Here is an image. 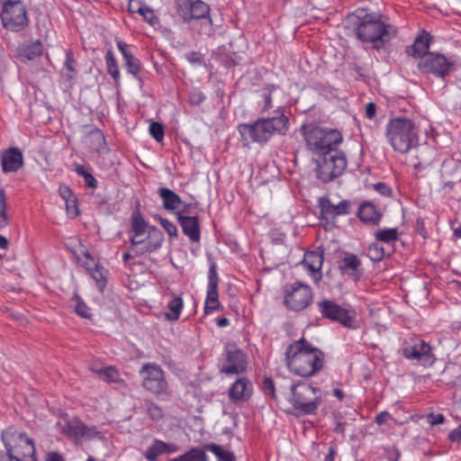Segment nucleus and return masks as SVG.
I'll list each match as a JSON object with an SVG mask.
<instances>
[{
	"instance_id": "1",
	"label": "nucleus",
	"mask_w": 461,
	"mask_h": 461,
	"mask_svg": "<svg viewBox=\"0 0 461 461\" xmlns=\"http://www.w3.org/2000/svg\"><path fill=\"white\" fill-rule=\"evenodd\" d=\"M285 354L287 369L294 375L311 377L323 367L324 353L303 337L289 344Z\"/></svg>"
},
{
	"instance_id": "2",
	"label": "nucleus",
	"mask_w": 461,
	"mask_h": 461,
	"mask_svg": "<svg viewBox=\"0 0 461 461\" xmlns=\"http://www.w3.org/2000/svg\"><path fill=\"white\" fill-rule=\"evenodd\" d=\"M357 37L363 42L372 43L375 50L382 49L397 35V29L384 23L380 14L358 8L349 16Z\"/></svg>"
},
{
	"instance_id": "3",
	"label": "nucleus",
	"mask_w": 461,
	"mask_h": 461,
	"mask_svg": "<svg viewBox=\"0 0 461 461\" xmlns=\"http://www.w3.org/2000/svg\"><path fill=\"white\" fill-rule=\"evenodd\" d=\"M289 129V119L284 107H277L270 117L258 118L251 123H240L238 131L245 147L251 143L265 144L274 134L285 135Z\"/></svg>"
},
{
	"instance_id": "4",
	"label": "nucleus",
	"mask_w": 461,
	"mask_h": 461,
	"mask_svg": "<svg viewBox=\"0 0 461 461\" xmlns=\"http://www.w3.org/2000/svg\"><path fill=\"white\" fill-rule=\"evenodd\" d=\"M305 147L311 153L312 159L329 155L335 151L343 142V135L337 129L321 127L316 125H303L302 127Z\"/></svg>"
},
{
	"instance_id": "5",
	"label": "nucleus",
	"mask_w": 461,
	"mask_h": 461,
	"mask_svg": "<svg viewBox=\"0 0 461 461\" xmlns=\"http://www.w3.org/2000/svg\"><path fill=\"white\" fill-rule=\"evenodd\" d=\"M385 138L392 148L400 153H407L419 141V128L406 117H394L385 126Z\"/></svg>"
},
{
	"instance_id": "6",
	"label": "nucleus",
	"mask_w": 461,
	"mask_h": 461,
	"mask_svg": "<svg viewBox=\"0 0 461 461\" xmlns=\"http://www.w3.org/2000/svg\"><path fill=\"white\" fill-rule=\"evenodd\" d=\"M1 438L11 461H37L34 442L24 431L11 426Z\"/></svg>"
},
{
	"instance_id": "7",
	"label": "nucleus",
	"mask_w": 461,
	"mask_h": 461,
	"mask_svg": "<svg viewBox=\"0 0 461 461\" xmlns=\"http://www.w3.org/2000/svg\"><path fill=\"white\" fill-rule=\"evenodd\" d=\"M287 400L301 414H314L321 402V391L307 382H297L290 386Z\"/></svg>"
},
{
	"instance_id": "8",
	"label": "nucleus",
	"mask_w": 461,
	"mask_h": 461,
	"mask_svg": "<svg viewBox=\"0 0 461 461\" xmlns=\"http://www.w3.org/2000/svg\"><path fill=\"white\" fill-rule=\"evenodd\" d=\"M316 164V176L322 183H329L340 176L348 166L347 157L339 149L312 159Z\"/></svg>"
},
{
	"instance_id": "9",
	"label": "nucleus",
	"mask_w": 461,
	"mask_h": 461,
	"mask_svg": "<svg viewBox=\"0 0 461 461\" xmlns=\"http://www.w3.org/2000/svg\"><path fill=\"white\" fill-rule=\"evenodd\" d=\"M143 389L155 396L167 393L168 384L165 371L156 363H146L139 371Z\"/></svg>"
},
{
	"instance_id": "10",
	"label": "nucleus",
	"mask_w": 461,
	"mask_h": 461,
	"mask_svg": "<svg viewBox=\"0 0 461 461\" xmlns=\"http://www.w3.org/2000/svg\"><path fill=\"white\" fill-rule=\"evenodd\" d=\"M401 352L406 359L417 361L424 367L433 366L436 361L431 346L418 337L405 339L401 346Z\"/></svg>"
},
{
	"instance_id": "11",
	"label": "nucleus",
	"mask_w": 461,
	"mask_h": 461,
	"mask_svg": "<svg viewBox=\"0 0 461 461\" xmlns=\"http://www.w3.org/2000/svg\"><path fill=\"white\" fill-rule=\"evenodd\" d=\"M3 26L12 32H20L28 25L25 5L22 1H9L4 4L1 14Z\"/></svg>"
},
{
	"instance_id": "12",
	"label": "nucleus",
	"mask_w": 461,
	"mask_h": 461,
	"mask_svg": "<svg viewBox=\"0 0 461 461\" xmlns=\"http://www.w3.org/2000/svg\"><path fill=\"white\" fill-rule=\"evenodd\" d=\"M312 301V292L309 285L302 282H294L286 286L284 304L294 312H300L306 309Z\"/></svg>"
},
{
	"instance_id": "13",
	"label": "nucleus",
	"mask_w": 461,
	"mask_h": 461,
	"mask_svg": "<svg viewBox=\"0 0 461 461\" xmlns=\"http://www.w3.org/2000/svg\"><path fill=\"white\" fill-rule=\"evenodd\" d=\"M454 63L446 56L438 52H428L418 64L421 72L431 73L434 76L445 78L453 69Z\"/></svg>"
},
{
	"instance_id": "14",
	"label": "nucleus",
	"mask_w": 461,
	"mask_h": 461,
	"mask_svg": "<svg viewBox=\"0 0 461 461\" xmlns=\"http://www.w3.org/2000/svg\"><path fill=\"white\" fill-rule=\"evenodd\" d=\"M247 368V357L244 352L235 345H227L224 348L223 360L220 368L221 373L226 375H239Z\"/></svg>"
},
{
	"instance_id": "15",
	"label": "nucleus",
	"mask_w": 461,
	"mask_h": 461,
	"mask_svg": "<svg viewBox=\"0 0 461 461\" xmlns=\"http://www.w3.org/2000/svg\"><path fill=\"white\" fill-rule=\"evenodd\" d=\"M317 308L323 318L339 322L345 327L352 328L353 319L349 312L334 301L327 299L320 301L317 303Z\"/></svg>"
},
{
	"instance_id": "16",
	"label": "nucleus",
	"mask_w": 461,
	"mask_h": 461,
	"mask_svg": "<svg viewBox=\"0 0 461 461\" xmlns=\"http://www.w3.org/2000/svg\"><path fill=\"white\" fill-rule=\"evenodd\" d=\"M138 243H131L137 254L151 253L158 249L164 241V235L157 227H150L148 233L137 239Z\"/></svg>"
},
{
	"instance_id": "17",
	"label": "nucleus",
	"mask_w": 461,
	"mask_h": 461,
	"mask_svg": "<svg viewBox=\"0 0 461 461\" xmlns=\"http://www.w3.org/2000/svg\"><path fill=\"white\" fill-rule=\"evenodd\" d=\"M219 276L215 264H212L208 272V284L204 302V314H211L221 306L218 294Z\"/></svg>"
},
{
	"instance_id": "18",
	"label": "nucleus",
	"mask_w": 461,
	"mask_h": 461,
	"mask_svg": "<svg viewBox=\"0 0 461 461\" xmlns=\"http://www.w3.org/2000/svg\"><path fill=\"white\" fill-rule=\"evenodd\" d=\"M323 252L307 251L304 253L300 265L306 271L313 283L318 284L322 279Z\"/></svg>"
},
{
	"instance_id": "19",
	"label": "nucleus",
	"mask_w": 461,
	"mask_h": 461,
	"mask_svg": "<svg viewBox=\"0 0 461 461\" xmlns=\"http://www.w3.org/2000/svg\"><path fill=\"white\" fill-rule=\"evenodd\" d=\"M178 13L185 21L204 18L209 14V6L201 0H177Z\"/></svg>"
},
{
	"instance_id": "20",
	"label": "nucleus",
	"mask_w": 461,
	"mask_h": 461,
	"mask_svg": "<svg viewBox=\"0 0 461 461\" xmlns=\"http://www.w3.org/2000/svg\"><path fill=\"white\" fill-rule=\"evenodd\" d=\"M186 207V205H185ZM186 212L184 208L181 212H176L177 222L179 223L183 233L188 237L192 242H199L201 240V228L198 216H185L183 213Z\"/></svg>"
},
{
	"instance_id": "21",
	"label": "nucleus",
	"mask_w": 461,
	"mask_h": 461,
	"mask_svg": "<svg viewBox=\"0 0 461 461\" xmlns=\"http://www.w3.org/2000/svg\"><path fill=\"white\" fill-rule=\"evenodd\" d=\"M63 432L68 438L74 440L90 438L97 434L95 427L89 428L82 420L77 418L72 419L64 424Z\"/></svg>"
},
{
	"instance_id": "22",
	"label": "nucleus",
	"mask_w": 461,
	"mask_h": 461,
	"mask_svg": "<svg viewBox=\"0 0 461 461\" xmlns=\"http://www.w3.org/2000/svg\"><path fill=\"white\" fill-rule=\"evenodd\" d=\"M116 46L122 56L124 67L128 74L138 77L142 69V64L131 51V46L121 40H116Z\"/></svg>"
},
{
	"instance_id": "23",
	"label": "nucleus",
	"mask_w": 461,
	"mask_h": 461,
	"mask_svg": "<svg viewBox=\"0 0 461 461\" xmlns=\"http://www.w3.org/2000/svg\"><path fill=\"white\" fill-rule=\"evenodd\" d=\"M2 170L4 173L16 172L23 165V156L18 148H9L1 154Z\"/></svg>"
},
{
	"instance_id": "24",
	"label": "nucleus",
	"mask_w": 461,
	"mask_h": 461,
	"mask_svg": "<svg viewBox=\"0 0 461 461\" xmlns=\"http://www.w3.org/2000/svg\"><path fill=\"white\" fill-rule=\"evenodd\" d=\"M321 214L322 218L330 219L349 213V202L340 201L338 204H333L328 198H321L319 201Z\"/></svg>"
},
{
	"instance_id": "25",
	"label": "nucleus",
	"mask_w": 461,
	"mask_h": 461,
	"mask_svg": "<svg viewBox=\"0 0 461 461\" xmlns=\"http://www.w3.org/2000/svg\"><path fill=\"white\" fill-rule=\"evenodd\" d=\"M178 451V447L175 443H167L160 439H155L144 453V456L149 461H157L158 457L164 454H173Z\"/></svg>"
},
{
	"instance_id": "26",
	"label": "nucleus",
	"mask_w": 461,
	"mask_h": 461,
	"mask_svg": "<svg viewBox=\"0 0 461 461\" xmlns=\"http://www.w3.org/2000/svg\"><path fill=\"white\" fill-rule=\"evenodd\" d=\"M252 393V384L247 378H239L230 388L229 396L233 402L246 401Z\"/></svg>"
},
{
	"instance_id": "27",
	"label": "nucleus",
	"mask_w": 461,
	"mask_h": 461,
	"mask_svg": "<svg viewBox=\"0 0 461 461\" xmlns=\"http://www.w3.org/2000/svg\"><path fill=\"white\" fill-rule=\"evenodd\" d=\"M361 266V260L354 254H347L339 261V268L342 274L356 277Z\"/></svg>"
},
{
	"instance_id": "28",
	"label": "nucleus",
	"mask_w": 461,
	"mask_h": 461,
	"mask_svg": "<svg viewBox=\"0 0 461 461\" xmlns=\"http://www.w3.org/2000/svg\"><path fill=\"white\" fill-rule=\"evenodd\" d=\"M150 227L140 212H134L131 218V231L132 235L131 237V243H138L137 239L147 234Z\"/></svg>"
},
{
	"instance_id": "29",
	"label": "nucleus",
	"mask_w": 461,
	"mask_h": 461,
	"mask_svg": "<svg viewBox=\"0 0 461 461\" xmlns=\"http://www.w3.org/2000/svg\"><path fill=\"white\" fill-rule=\"evenodd\" d=\"M429 47V35L423 34L416 37L412 45L406 48V53L410 56L421 58L428 53Z\"/></svg>"
},
{
	"instance_id": "30",
	"label": "nucleus",
	"mask_w": 461,
	"mask_h": 461,
	"mask_svg": "<svg viewBox=\"0 0 461 461\" xmlns=\"http://www.w3.org/2000/svg\"><path fill=\"white\" fill-rule=\"evenodd\" d=\"M158 195L162 199L163 207L167 211H174L182 203L180 196L167 187H160L158 190Z\"/></svg>"
},
{
	"instance_id": "31",
	"label": "nucleus",
	"mask_w": 461,
	"mask_h": 461,
	"mask_svg": "<svg viewBox=\"0 0 461 461\" xmlns=\"http://www.w3.org/2000/svg\"><path fill=\"white\" fill-rule=\"evenodd\" d=\"M86 257L89 260V262L85 263L86 270L91 274L99 287L104 286L106 283L105 269L95 264V260L89 256V254H86Z\"/></svg>"
},
{
	"instance_id": "32",
	"label": "nucleus",
	"mask_w": 461,
	"mask_h": 461,
	"mask_svg": "<svg viewBox=\"0 0 461 461\" xmlns=\"http://www.w3.org/2000/svg\"><path fill=\"white\" fill-rule=\"evenodd\" d=\"M359 219L367 223L376 224L380 221L381 215L371 203H364L357 212Z\"/></svg>"
},
{
	"instance_id": "33",
	"label": "nucleus",
	"mask_w": 461,
	"mask_h": 461,
	"mask_svg": "<svg viewBox=\"0 0 461 461\" xmlns=\"http://www.w3.org/2000/svg\"><path fill=\"white\" fill-rule=\"evenodd\" d=\"M107 73L112 77L116 86L121 85V72L118 61L112 50H108L104 57Z\"/></svg>"
},
{
	"instance_id": "34",
	"label": "nucleus",
	"mask_w": 461,
	"mask_h": 461,
	"mask_svg": "<svg viewBox=\"0 0 461 461\" xmlns=\"http://www.w3.org/2000/svg\"><path fill=\"white\" fill-rule=\"evenodd\" d=\"M184 308V301L181 296L175 295L167 303L168 312L165 313L168 321H176L179 319Z\"/></svg>"
},
{
	"instance_id": "35",
	"label": "nucleus",
	"mask_w": 461,
	"mask_h": 461,
	"mask_svg": "<svg viewBox=\"0 0 461 461\" xmlns=\"http://www.w3.org/2000/svg\"><path fill=\"white\" fill-rule=\"evenodd\" d=\"M103 381L106 383H122L120 372L113 366L104 368L94 370L92 369Z\"/></svg>"
},
{
	"instance_id": "36",
	"label": "nucleus",
	"mask_w": 461,
	"mask_h": 461,
	"mask_svg": "<svg viewBox=\"0 0 461 461\" xmlns=\"http://www.w3.org/2000/svg\"><path fill=\"white\" fill-rule=\"evenodd\" d=\"M169 461H209V456L204 449L193 447L185 454L170 459Z\"/></svg>"
},
{
	"instance_id": "37",
	"label": "nucleus",
	"mask_w": 461,
	"mask_h": 461,
	"mask_svg": "<svg viewBox=\"0 0 461 461\" xmlns=\"http://www.w3.org/2000/svg\"><path fill=\"white\" fill-rule=\"evenodd\" d=\"M277 88V86L271 84L267 85L261 90L260 97L263 102V105L260 110L261 113H267L273 108V94L276 91Z\"/></svg>"
},
{
	"instance_id": "38",
	"label": "nucleus",
	"mask_w": 461,
	"mask_h": 461,
	"mask_svg": "<svg viewBox=\"0 0 461 461\" xmlns=\"http://www.w3.org/2000/svg\"><path fill=\"white\" fill-rule=\"evenodd\" d=\"M375 238L377 241L384 242L387 245L394 243L399 237L396 228L380 229L375 232Z\"/></svg>"
},
{
	"instance_id": "39",
	"label": "nucleus",
	"mask_w": 461,
	"mask_h": 461,
	"mask_svg": "<svg viewBox=\"0 0 461 461\" xmlns=\"http://www.w3.org/2000/svg\"><path fill=\"white\" fill-rule=\"evenodd\" d=\"M204 451H210L215 455L218 461H236L233 453L224 450L220 445L215 443H209L203 446Z\"/></svg>"
},
{
	"instance_id": "40",
	"label": "nucleus",
	"mask_w": 461,
	"mask_h": 461,
	"mask_svg": "<svg viewBox=\"0 0 461 461\" xmlns=\"http://www.w3.org/2000/svg\"><path fill=\"white\" fill-rule=\"evenodd\" d=\"M90 135L93 137L94 142L96 145V152L99 155L108 153L109 149L103 131L97 128H95L90 131Z\"/></svg>"
},
{
	"instance_id": "41",
	"label": "nucleus",
	"mask_w": 461,
	"mask_h": 461,
	"mask_svg": "<svg viewBox=\"0 0 461 461\" xmlns=\"http://www.w3.org/2000/svg\"><path fill=\"white\" fill-rule=\"evenodd\" d=\"M42 53V45L40 41L32 42L24 46L21 50V55L29 60L40 57Z\"/></svg>"
},
{
	"instance_id": "42",
	"label": "nucleus",
	"mask_w": 461,
	"mask_h": 461,
	"mask_svg": "<svg viewBox=\"0 0 461 461\" xmlns=\"http://www.w3.org/2000/svg\"><path fill=\"white\" fill-rule=\"evenodd\" d=\"M367 254L372 261L378 262L382 260L386 254L390 255V252H386L382 245L373 243L368 247Z\"/></svg>"
},
{
	"instance_id": "43",
	"label": "nucleus",
	"mask_w": 461,
	"mask_h": 461,
	"mask_svg": "<svg viewBox=\"0 0 461 461\" xmlns=\"http://www.w3.org/2000/svg\"><path fill=\"white\" fill-rule=\"evenodd\" d=\"M76 173L84 177L86 185L90 188H96L97 186V180L95 177L89 172L86 171L85 166L83 165H77L76 167Z\"/></svg>"
},
{
	"instance_id": "44",
	"label": "nucleus",
	"mask_w": 461,
	"mask_h": 461,
	"mask_svg": "<svg viewBox=\"0 0 461 461\" xmlns=\"http://www.w3.org/2000/svg\"><path fill=\"white\" fill-rule=\"evenodd\" d=\"M8 224L7 202L5 192L0 189V229Z\"/></svg>"
},
{
	"instance_id": "45",
	"label": "nucleus",
	"mask_w": 461,
	"mask_h": 461,
	"mask_svg": "<svg viewBox=\"0 0 461 461\" xmlns=\"http://www.w3.org/2000/svg\"><path fill=\"white\" fill-rule=\"evenodd\" d=\"M75 64L76 60L74 59L72 51L68 50L66 52V60L64 66L66 69L65 77L69 80L72 79L76 74Z\"/></svg>"
},
{
	"instance_id": "46",
	"label": "nucleus",
	"mask_w": 461,
	"mask_h": 461,
	"mask_svg": "<svg viewBox=\"0 0 461 461\" xmlns=\"http://www.w3.org/2000/svg\"><path fill=\"white\" fill-rule=\"evenodd\" d=\"M149 132L152 138L158 142H161L164 140L165 131L162 123L158 122H152L149 127Z\"/></svg>"
},
{
	"instance_id": "47",
	"label": "nucleus",
	"mask_w": 461,
	"mask_h": 461,
	"mask_svg": "<svg viewBox=\"0 0 461 461\" xmlns=\"http://www.w3.org/2000/svg\"><path fill=\"white\" fill-rule=\"evenodd\" d=\"M76 300V306H75V312L77 315L83 318H91V310L90 308L83 302V300L78 296H75Z\"/></svg>"
},
{
	"instance_id": "48",
	"label": "nucleus",
	"mask_w": 461,
	"mask_h": 461,
	"mask_svg": "<svg viewBox=\"0 0 461 461\" xmlns=\"http://www.w3.org/2000/svg\"><path fill=\"white\" fill-rule=\"evenodd\" d=\"M64 202L66 205L67 215L72 219L76 218L79 214L77 196L75 195L72 198L68 199Z\"/></svg>"
},
{
	"instance_id": "49",
	"label": "nucleus",
	"mask_w": 461,
	"mask_h": 461,
	"mask_svg": "<svg viewBox=\"0 0 461 461\" xmlns=\"http://www.w3.org/2000/svg\"><path fill=\"white\" fill-rule=\"evenodd\" d=\"M147 412L153 420H159L163 417V410L154 402H147Z\"/></svg>"
},
{
	"instance_id": "50",
	"label": "nucleus",
	"mask_w": 461,
	"mask_h": 461,
	"mask_svg": "<svg viewBox=\"0 0 461 461\" xmlns=\"http://www.w3.org/2000/svg\"><path fill=\"white\" fill-rule=\"evenodd\" d=\"M140 15L143 17V20L151 26H155L159 23L158 18L154 14V11L147 5L142 10Z\"/></svg>"
},
{
	"instance_id": "51",
	"label": "nucleus",
	"mask_w": 461,
	"mask_h": 461,
	"mask_svg": "<svg viewBox=\"0 0 461 461\" xmlns=\"http://www.w3.org/2000/svg\"><path fill=\"white\" fill-rule=\"evenodd\" d=\"M160 224L164 228V230L167 231L168 236L170 238H176L177 237V228L176 224H174L172 221H170L167 219H160Z\"/></svg>"
},
{
	"instance_id": "52",
	"label": "nucleus",
	"mask_w": 461,
	"mask_h": 461,
	"mask_svg": "<svg viewBox=\"0 0 461 461\" xmlns=\"http://www.w3.org/2000/svg\"><path fill=\"white\" fill-rule=\"evenodd\" d=\"M146 5L141 0H130L128 3V11L131 14H140Z\"/></svg>"
},
{
	"instance_id": "53",
	"label": "nucleus",
	"mask_w": 461,
	"mask_h": 461,
	"mask_svg": "<svg viewBox=\"0 0 461 461\" xmlns=\"http://www.w3.org/2000/svg\"><path fill=\"white\" fill-rule=\"evenodd\" d=\"M185 59L187 61L193 65H203V56L200 53L192 51L185 55Z\"/></svg>"
},
{
	"instance_id": "54",
	"label": "nucleus",
	"mask_w": 461,
	"mask_h": 461,
	"mask_svg": "<svg viewBox=\"0 0 461 461\" xmlns=\"http://www.w3.org/2000/svg\"><path fill=\"white\" fill-rule=\"evenodd\" d=\"M264 391L267 395H269L272 398L276 397L275 394V384L274 382L270 378H265L263 381Z\"/></svg>"
},
{
	"instance_id": "55",
	"label": "nucleus",
	"mask_w": 461,
	"mask_h": 461,
	"mask_svg": "<svg viewBox=\"0 0 461 461\" xmlns=\"http://www.w3.org/2000/svg\"><path fill=\"white\" fill-rule=\"evenodd\" d=\"M59 194L63 201L72 198L75 196L72 190L66 185H60L59 187Z\"/></svg>"
},
{
	"instance_id": "56",
	"label": "nucleus",
	"mask_w": 461,
	"mask_h": 461,
	"mask_svg": "<svg viewBox=\"0 0 461 461\" xmlns=\"http://www.w3.org/2000/svg\"><path fill=\"white\" fill-rule=\"evenodd\" d=\"M389 420H393V418L388 411H381L375 418V421L378 425H383Z\"/></svg>"
},
{
	"instance_id": "57",
	"label": "nucleus",
	"mask_w": 461,
	"mask_h": 461,
	"mask_svg": "<svg viewBox=\"0 0 461 461\" xmlns=\"http://www.w3.org/2000/svg\"><path fill=\"white\" fill-rule=\"evenodd\" d=\"M428 421L431 425L441 424L445 421V417L441 413H438V414L431 413L428 416Z\"/></svg>"
},
{
	"instance_id": "58",
	"label": "nucleus",
	"mask_w": 461,
	"mask_h": 461,
	"mask_svg": "<svg viewBox=\"0 0 461 461\" xmlns=\"http://www.w3.org/2000/svg\"><path fill=\"white\" fill-rule=\"evenodd\" d=\"M375 189L384 196H390L392 190L384 183H377L375 185Z\"/></svg>"
},
{
	"instance_id": "59",
	"label": "nucleus",
	"mask_w": 461,
	"mask_h": 461,
	"mask_svg": "<svg viewBox=\"0 0 461 461\" xmlns=\"http://www.w3.org/2000/svg\"><path fill=\"white\" fill-rule=\"evenodd\" d=\"M448 439L452 442H460L461 441V424L450 431L448 435Z\"/></svg>"
},
{
	"instance_id": "60",
	"label": "nucleus",
	"mask_w": 461,
	"mask_h": 461,
	"mask_svg": "<svg viewBox=\"0 0 461 461\" xmlns=\"http://www.w3.org/2000/svg\"><path fill=\"white\" fill-rule=\"evenodd\" d=\"M204 99V95L200 91L194 92L190 95V103L193 104H200Z\"/></svg>"
},
{
	"instance_id": "61",
	"label": "nucleus",
	"mask_w": 461,
	"mask_h": 461,
	"mask_svg": "<svg viewBox=\"0 0 461 461\" xmlns=\"http://www.w3.org/2000/svg\"><path fill=\"white\" fill-rule=\"evenodd\" d=\"M376 114V105L374 103H368L366 106V115L368 119L372 120Z\"/></svg>"
},
{
	"instance_id": "62",
	"label": "nucleus",
	"mask_w": 461,
	"mask_h": 461,
	"mask_svg": "<svg viewBox=\"0 0 461 461\" xmlns=\"http://www.w3.org/2000/svg\"><path fill=\"white\" fill-rule=\"evenodd\" d=\"M45 461H65V459L59 453L52 451L46 455Z\"/></svg>"
},
{
	"instance_id": "63",
	"label": "nucleus",
	"mask_w": 461,
	"mask_h": 461,
	"mask_svg": "<svg viewBox=\"0 0 461 461\" xmlns=\"http://www.w3.org/2000/svg\"><path fill=\"white\" fill-rule=\"evenodd\" d=\"M216 324L220 328H224L230 325V320L225 317L217 318Z\"/></svg>"
},
{
	"instance_id": "64",
	"label": "nucleus",
	"mask_w": 461,
	"mask_h": 461,
	"mask_svg": "<svg viewBox=\"0 0 461 461\" xmlns=\"http://www.w3.org/2000/svg\"><path fill=\"white\" fill-rule=\"evenodd\" d=\"M9 241L8 240L4 237L3 235H0V249H6L8 248Z\"/></svg>"
}]
</instances>
